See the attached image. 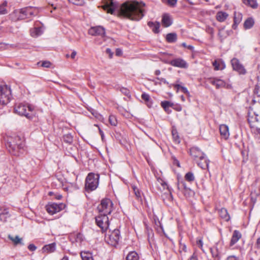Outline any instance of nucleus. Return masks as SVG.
Here are the masks:
<instances>
[{
  "label": "nucleus",
  "instance_id": "f257e3e1",
  "mask_svg": "<svg viewBox=\"0 0 260 260\" xmlns=\"http://www.w3.org/2000/svg\"><path fill=\"white\" fill-rule=\"evenodd\" d=\"M144 6V4L137 2H126L120 6L118 14L132 20H139L144 15L142 8Z\"/></svg>",
  "mask_w": 260,
  "mask_h": 260
},
{
  "label": "nucleus",
  "instance_id": "f03ea898",
  "mask_svg": "<svg viewBox=\"0 0 260 260\" xmlns=\"http://www.w3.org/2000/svg\"><path fill=\"white\" fill-rule=\"evenodd\" d=\"M23 140L18 136L9 138L6 143V147L8 151L14 155H18L19 150L23 148Z\"/></svg>",
  "mask_w": 260,
  "mask_h": 260
},
{
  "label": "nucleus",
  "instance_id": "7ed1b4c3",
  "mask_svg": "<svg viewBox=\"0 0 260 260\" xmlns=\"http://www.w3.org/2000/svg\"><path fill=\"white\" fill-rule=\"evenodd\" d=\"M34 15L31 7H25L14 10L10 15V19L13 21L25 19L29 16Z\"/></svg>",
  "mask_w": 260,
  "mask_h": 260
},
{
  "label": "nucleus",
  "instance_id": "20e7f679",
  "mask_svg": "<svg viewBox=\"0 0 260 260\" xmlns=\"http://www.w3.org/2000/svg\"><path fill=\"white\" fill-rule=\"evenodd\" d=\"M99 175L92 173L88 174L86 178L85 188L86 191H91L95 190L98 186Z\"/></svg>",
  "mask_w": 260,
  "mask_h": 260
},
{
  "label": "nucleus",
  "instance_id": "39448f33",
  "mask_svg": "<svg viewBox=\"0 0 260 260\" xmlns=\"http://www.w3.org/2000/svg\"><path fill=\"white\" fill-rule=\"evenodd\" d=\"M34 107L30 105H26L23 104L16 105L14 108L15 112L18 114L24 116L28 119H31L32 115L29 114L27 112H32Z\"/></svg>",
  "mask_w": 260,
  "mask_h": 260
},
{
  "label": "nucleus",
  "instance_id": "423d86ee",
  "mask_svg": "<svg viewBox=\"0 0 260 260\" xmlns=\"http://www.w3.org/2000/svg\"><path fill=\"white\" fill-rule=\"evenodd\" d=\"M113 204L109 199H104L98 207L100 214L107 215L111 213L113 209Z\"/></svg>",
  "mask_w": 260,
  "mask_h": 260
},
{
  "label": "nucleus",
  "instance_id": "0eeeda50",
  "mask_svg": "<svg viewBox=\"0 0 260 260\" xmlns=\"http://www.w3.org/2000/svg\"><path fill=\"white\" fill-rule=\"evenodd\" d=\"M10 99V88L7 85H0V105H6Z\"/></svg>",
  "mask_w": 260,
  "mask_h": 260
},
{
  "label": "nucleus",
  "instance_id": "6e6552de",
  "mask_svg": "<svg viewBox=\"0 0 260 260\" xmlns=\"http://www.w3.org/2000/svg\"><path fill=\"white\" fill-rule=\"evenodd\" d=\"M95 222L103 233L107 231L109 225V218L106 214H100L95 217Z\"/></svg>",
  "mask_w": 260,
  "mask_h": 260
},
{
  "label": "nucleus",
  "instance_id": "1a4fd4ad",
  "mask_svg": "<svg viewBox=\"0 0 260 260\" xmlns=\"http://www.w3.org/2000/svg\"><path fill=\"white\" fill-rule=\"evenodd\" d=\"M121 236L120 231L118 229H115L109 234L106 236V241L109 244L115 246L119 242Z\"/></svg>",
  "mask_w": 260,
  "mask_h": 260
},
{
  "label": "nucleus",
  "instance_id": "9d476101",
  "mask_svg": "<svg viewBox=\"0 0 260 260\" xmlns=\"http://www.w3.org/2000/svg\"><path fill=\"white\" fill-rule=\"evenodd\" d=\"M248 121L252 128L258 129L260 126L259 116L258 114H256L254 112H249L248 113Z\"/></svg>",
  "mask_w": 260,
  "mask_h": 260
},
{
  "label": "nucleus",
  "instance_id": "9b49d317",
  "mask_svg": "<svg viewBox=\"0 0 260 260\" xmlns=\"http://www.w3.org/2000/svg\"><path fill=\"white\" fill-rule=\"evenodd\" d=\"M65 205L63 204H57L56 203H51L46 206V209L48 213L53 215L60 212L64 209Z\"/></svg>",
  "mask_w": 260,
  "mask_h": 260
},
{
  "label": "nucleus",
  "instance_id": "f8f14e48",
  "mask_svg": "<svg viewBox=\"0 0 260 260\" xmlns=\"http://www.w3.org/2000/svg\"><path fill=\"white\" fill-rule=\"evenodd\" d=\"M104 5L103 8L108 13L113 14L114 11L118 8V4L113 0H103Z\"/></svg>",
  "mask_w": 260,
  "mask_h": 260
},
{
  "label": "nucleus",
  "instance_id": "ddd939ff",
  "mask_svg": "<svg viewBox=\"0 0 260 260\" xmlns=\"http://www.w3.org/2000/svg\"><path fill=\"white\" fill-rule=\"evenodd\" d=\"M105 33V28L101 26L92 27L89 30V34L92 36H101L104 37Z\"/></svg>",
  "mask_w": 260,
  "mask_h": 260
},
{
  "label": "nucleus",
  "instance_id": "4468645a",
  "mask_svg": "<svg viewBox=\"0 0 260 260\" xmlns=\"http://www.w3.org/2000/svg\"><path fill=\"white\" fill-rule=\"evenodd\" d=\"M170 64L172 66L186 69L188 67L187 63L181 58H177L170 61Z\"/></svg>",
  "mask_w": 260,
  "mask_h": 260
},
{
  "label": "nucleus",
  "instance_id": "2eb2a0df",
  "mask_svg": "<svg viewBox=\"0 0 260 260\" xmlns=\"http://www.w3.org/2000/svg\"><path fill=\"white\" fill-rule=\"evenodd\" d=\"M231 63L234 70L238 72L240 74H245L246 71L243 66L240 63L238 59L233 58L231 60Z\"/></svg>",
  "mask_w": 260,
  "mask_h": 260
},
{
  "label": "nucleus",
  "instance_id": "dca6fc26",
  "mask_svg": "<svg viewBox=\"0 0 260 260\" xmlns=\"http://www.w3.org/2000/svg\"><path fill=\"white\" fill-rule=\"evenodd\" d=\"M190 154L198 160V159H204V153H203L200 149L197 147H193L190 149Z\"/></svg>",
  "mask_w": 260,
  "mask_h": 260
},
{
  "label": "nucleus",
  "instance_id": "f3484780",
  "mask_svg": "<svg viewBox=\"0 0 260 260\" xmlns=\"http://www.w3.org/2000/svg\"><path fill=\"white\" fill-rule=\"evenodd\" d=\"M219 131L222 138L226 140L229 138L230 133L229 127L225 124H221L219 126Z\"/></svg>",
  "mask_w": 260,
  "mask_h": 260
},
{
  "label": "nucleus",
  "instance_id": "a211bd4d",
  "mask_svg": "<svg viewBox=\"0 0 260 260\" xmlns=\"http://www.w3.org/2000/svg\"><path fill=\"white\" fill-rule=\"evenodd\" d=\"M210 83L215 85L216 88L228 87L229 85L225 81L219 79H212L210 80Z\"/></svg>",
  "mask_w": 260,
  "mask_h": 260
},
{
  "label": "nucleus",
  "instance_id": "6ab92c4d",
  "mask_svg": "<svg viewBox=\"0 0 260 260\" xmlns=\"http://www.w3.org/2000/svg\"><path fill=\"white\" fill-rule=\"evenodd\" d=\"M241 237L242 235L241 233L237 230H235L233 232V235L230 241V246H232L234 244H235L238 241V240L241 238Z\"/></svg>",
  "mask_w": 260,
  "mask_h": 260
},
{
  "label": "nucleus",
  "instance_id": "aec40b11",
  "mask_svg": "<svg viewBox=\"0 0 260 260\" xmlns=\"http://www.w3.org/2000/svg\"><path fill=\"white\" fill-rule=\"evenodd\" d=\"M213 66L215 70H222L225 67V63L220 59L215 60L213 62Z\"/></svg>",
  "mask_w": 260,
  "mask_h": 260
},
{
  "label": "nucleus",
  "instance_id": "412c9836",
  "mask_svg": "<svg viewBox=\"0 0 260 260\" xmlns=\"http://www.w3.org/2000/svg\"><path fill=\"white\" fill-rule=\"evenodd\" d=\"M10 216V214L8 209L1 208L0 209V220L2 221L5 222L8 217Z\"/></svg>",
  "mask_w": 260,
  "mask_h": 260
},
{
  "label": "nucleus",
  "instance_id": "4be33fe9",
  "mask_svg": "<svg viewBox=\"0 0 260 260\" xmlns=\"http://www.w3.org/2000/svg\"><path fill=\"white\" fill-rule=\"evenodd\" d=\"M218 213L220 217L225 221H229L230 220V217L226 209L222 208L219 209Z\"/></svg>",
  "mask_w": 260,
  "mask_h": 260
},
{
  "label": "nucleus",
  "instance_id": "5701e85b",
  "mask_svg": "<svg viewBox=\"0 0 260 260\" xmlns=\"http://www.w3.org/2000/svg\"><path fill=\"white\" fill-rule=\"evenodd\" d=\"M162 23L165 27H168L172 24V19L168 14L164 15L162 19Z\"/></svg>",
  "mask_w": 260,
  "mask_h": 260
},
{
  "label": "nucleus",
  "instance_id": "b1692460",
  "mask_svg": "<svg viewBox=\"0 0 260 260\" xmlns=\"http://www.w3.org/2000/svg\"><path fill=\"white\" fill-rule=\"evenodd\" d=\"M229 15L226 12L222 11L218 12L216 14V19L219 22H223L228 18Z\"/></svg>",
  "mask_w": 260,
  "mask_h": 260
},
{
  "label": "nucleus",
  "instance_id": "393cba45",
  "mask_svg": "<svg viewBox=\"0 0 260 260\" xmlns=\"http://www.w3.org/2000/svg\"><path fill=\"white\" fill-rule=\"evenodd\" d=\"M166 39L168 43H174L177 39V34L175 32L168 34L166 35Z\"/></svg>",
  "mask_w": 260,
  "mask_h": 260
},
{
  "label": "nucleus",
  "instance_id": "a878e982",
  "mask_svg": "<svg viewBox=\"0 0 260 260\" xmlns=\"http://www.w3.org/2000/svg\"><path fill=\"white\" fill-rule=\"evenodd\" d=\"M148 25L152 28L154 33H158L159 32V28L160 24L158 22H153L149 21L148 22Z\"/></svg>",
  "mask_w": 260,
  "mask_h": 260
},
{
  "label": "nucleus",
  "instance_id": "bb28decb",
  "mask_svg": "<svg viewBox=\"0 0 260 260\" xmlns=\"http://www.w3.org/2000/svg\"><path fill=\"white\" fill-rule=\"evenodd\" d=\"M8 238L11 240L15 245H24V243L22 242V238H20L18 236H15V237H13L9 235L8 236Z\"/></svg>",
  "mask_w": 260,
  "mask_h": 260
},
{
  "label": "nucleus",
  "instance_id": "cd10ccee",
  "mask_svg": "<svg viewBox=\"0 0 260 260\" xmlns=\"http://www.w3.org/2000/svg\"><path fill=\"white\" fill-rule=\"evenodd\" d=\"M200 161L198 162V165L203 169H206L208 168L209 161L206 159L204 155V159H199Z\"/></svg>",
  "mask_w": 260,
  "mask_h": 260
},
{
  "label": "nucleus",
  "instance_id": "c85d7f7f",
  "mask_svg": "<svg viewBox=\"0 0 260 260\" xmlns=\"http://www.w3.org/2000/svg\"><path fill=\"white\" fill-rule=\"evenodd\" d=\"M43 251L48 253H51L55 250V244L54 243L46 245L43 247Z\"/></svg>",
  "mask_w": 260,
  "mask_h": 260
},
{
  "label": "nucleus",
  "instance_id": "c756f323",
  "mask_svg": "<svg viewBox=\"0 0 260 260\" xmlns=\"http://www.w3.org/2000/svg\"><path fill=\"white\" fill-rule=\"evenodd\" d=\"M42 34L41 27H35L30 30V35L33 37H37Z\"/></svg>",
  "mask_w": 260,
  "mask_h": 260
},
{
  "label": "nucleus",
  "instance_id": "7c9ffc66",
  "mask_svg": "<svg viewBox=\"0 0 260 260\" xmlns=\"http://www.w3.org/2000/svg\"><path fill=\"white\" fill-rule=\"evenodd\" d=\"M254 23V20L252 18L249 17L247 18L244 22V27L245 29H250Z\"/></svg>",
  "mask_w": 260,
  "mask_h": 260
},
{
  "label": "nucleus",
  "instance_id": "2f4dec72",
  "mask_svg": "<svg viewBox=\"0 0 260 260\" xmlns=\"http://www.w3.org/2000/svg\"><path fill=\"white\" fill-rule=\"evenodd\" d=\"M243 3L253 9H256L258 7V4L255 0H243Z\"/></svg>",
  "mask_w": 260,
  "mask_h": 260
},
{
  "label": "nucleus",
  "instance_id": "473e14b6",
  "mask_svg": "<svg viewBox=\"0 0 260 260\" xmlns=\"http://www.w3.org/2000/svg\"><path fill=\"white\" fill-rule=\"evenodd\" d=\"M126 260H139V256L135 251H131L127 254Z\"/></svg>",
  "mask_w": 260,
  "mask_h": 260
},
{
  "label": "nucleus",
  "instance_id": "72a5a7b5",
  "mask_svg": "<svg viewBox=\"0 0 260 260\" xmlns=\"http://www.w3.org/2000/svg\"><path fill=\"white\" fill-rule=\"evenodd\" d=\"M7 6V2L6 1L3 2L0 5V15H4L8 13V11L6 9Z\"/></svg>",
  "mask_w": 260,
  "mask_h": 260
},
{
  "label": "nucleus",
  "instance_id": "f704fd0d",
  "mask_svg": "<svg viewBox=\"0 0 260 260\" xmlns=\"http://www.w3.org/2000/svg\"><path fill=\"white\" fill-rule=\"evenodd\" d=\"M242 19V15L239 12H235L234 22L236 23H240Z\"/></svg>",
  "mask_w": 260,
  "mask_h": 260
},
{
  "label": "nucleus",
  "instance_id": "c9c22d12",
  "mask_svg": "<svg viewBox=\"0 0 260 260\" xmlns=\"http://www.w3.org/2000/svg\"><path fill=\"white\" fill-rule=\"evenodd\" d=\"M132 188L133 189V191L134 192V193H135L136 198L138 200H141L142 192H141V190H140L135 185H133Z\"/></svg>",
  "mask_w": 260,
  "mask_h": 260
},
{
  "label": "nucleus",
  "instance_id": "e433bc0d",
  "mask_svg": "<svg viewBox=\"0 0 260 260\" xmlns=\"http://www.w3.org/2000/svg\"><path fill=\"white\" fill-rule=\"evenodd\" d=\"M63 140L64 142L71 144L73 142V136L70 134H67L63 136Z\"/></svg>",
  "mask_w": 260,
  "mask_h": 260
},
{
  "label": "nucleus",
  "instance_id": "4c0bfd02",
  "mask_svg": "<svg viewBox=\"0 0 260 260\" xmlns=\"http://www.w3.org/2000/svg\"><path fill=\"white\" fill-rule=\"evenodd\" d=\"M172 136H173V138L174 141L176 144L180 143V138L176 130H173L172 132Z\"/></svg>",
  "mask_w": 260,
  "mask_h": 260
},
{
  "label": "nucleus",
  "instance_id": "58836bf2",
  "mask_svg": "<svg viewBox=\"0 0 260 260\" xmlns=\"http://www.w3.org/2000/svg\"><path fill=\"white\" fill-rule=\"evenodd\" d=\"M185 179L188 182H192L194 180V176L192 173L188 172L185 175Z\"/></svg>",
  "mask_w": 260,
  "mask_h": 260
},
{
  "label": "nucleus",
  "instance_id": "ea45409f",
  "mask_svg": "<svg viewBox=\"0 0 260 260\" xmlns=\"http://www.w3.org/2000/svg\"><path fill=\"white\" fill-rule=\"evenodd\" d=\"M158 182L162 185V186L164 187V189L166 188L168 190V191L169 192V199H172V196L171 193L170 192V191L169 188V186H168V184H167V183L166 182H165L164 181L162 180L161 179H160V181L158 180Z\"/></svg>",
  "mask_w": 260,
  "mask_h": 260
},
{
  "label": "nucleus",
  "instance_id": "a19ab883",
  "mask_svg": "<svg viewBox=\"0 0 260 260\" xmlns=\"http://www.w3.org/2000/svg\"><path fill=\"white\" fill-rule=\"evenodd\" d=\"M173 105V104L169 101H164L161 102V107L164 109V110L167 111V109L170 107H172Z\"/></svg>",
  "mask_w": 260,
  "mask_h": 260
},
{
  "label": "nucleus",
  "instance_id": "79ce46f5",
  "mask_svg": "<svg viewBox=\"0 0 260 260\" xmlns=\"http://www.w3.org/2000/svg\"><path fill=\"white\" fill-rule=\"evenodd\" d=\"M80 255L82 260H87L88 258L92 257L91 254L87 252L82 251L81 252Z\"/></svg>",
  "mask_w": 260,
  "mask_h": 260
},
{
  "label": "nucleus",
  "instance_id": "37998d69",
  "mask_svg": "<svg viewBox=\"0 0 260 260\" xmlns=\"http://www.w3.org/2000/svg\"><path fill=\"white\" fill-rule=\"evenodd\" d=\"M109 121L110 123L113 126H116L117 124V120L115 116L111 115L109 117Z\"/></svg>",
  "mask_w": 260,
  "mask_h": 260
},
{
  "label": "nucleus",
  "instance_id": "c03bdc74",
  "mask_svg": "<svg viewBox=\"0 0 260 260\" xmlns=\"http://www.w3.org/2000/svg\"><path fill=\"white\" fill-rule=\"evenodd\" d=\"M76 242H81L83 240V236L81 234L78 233L74 236Z\"/></svg>",
  "mask_w": 260,
  "mask_h": 260
},
{
  "label": "nucleus",
  "instance_id": "a18cd8bd",
  "mask_svg": "<svg viewBox=\"0 0 260 260\" xmlns=\"http://www.w3.org/2000/svg\"><path fill=\"white\" fill-rule=\"evenodd\" d=\"M69 2L77 5H82L84 4L83 0H68Z\"/></svg>",
  "mask_w": 260,
  "mask_h": 260
},
{
  "label": "nucleus",
  "instance_id": "49530a36",
  "mask_svg": "<svg viewBox=\"0 0 260 260\" xmlns=\"http://www.w3.org/2000/svg\"><path fill=\"white\" fill-rule=\"evenodd\" d=\"M141 97H142V99L146 102H149L150 100V96L149 94H148L147 93H143L142 94Z\"/></svg>",
  "mask_w": 260,
  "mask_h": 260
},
{
  "label": "nucleus",
  "instance_id": "de8ad7c7",
  "mask_svg": "<svg viewBox=\"0 0 260 260\" xmlns=\"http://www.w3.org/2000/svg\"><path fill=\"white\" fill-rule=\"evenodd\" d=\"M51 66V62L49 61H44L42 62L41 66L45 68H49Z\"/></svg>",
  "mask_w": 260,
  "mask_h": 260
},
{
  "label": "nucleus",
  "instance_id": "09e8293b",
  "mask_svg": "<svg viewBox=\"0 0 260 260\" xmlns=\"http://www.w3.org/2000/svg\"><path fill=\"white\" fill-rule=\"evenodd\" d=\"M226 260H240V258L239 257L232 255L228 256Z\"/></svg>",
  "mask_w": 260,
  "mask_h": 260
},
{
  "label": "nucleus",
  "instance_id": "8fccbe9b",
  "mask_svg": "<svg viewBox=\"0 0 260 260\" xmlns=\"http://www.w3.org/2000/svg\"><path fill=\"white\" fill-rule=\"evenodd\" d=\"M180 90L182 92L186 94L188 96H190V93H189V91H188L187 89L185 87L182 86V87H181Z\"/></svg>",
  "mask_w": 260,
  "mask_h": 260
},
{
  "label": "nucleus",
  "instance_id": "3c124183",
  "mask_svg": "<svg viewBox=\"0 0 260 260\" xmlns=\"http://www.w3.org/2000/svg\"><path fill=\"white\" fill-rule=\"evenodd\" d=\"M254 92L258 96H260V87L258 86H256L254 89Z\"/></svg>",
  "mask_w": 260,
  "mask_h": 260
},
{
  "label": "nucleus",
  "instance_id": "603ef678",
  "mask_svg": "<svg viewBox=\"0 0 260 260\" xmlns=\"http://www.w3.org/2000/svg\"><path fill=\"white\" fill-rule=\"evenodd\" d=\"M28 248L29 250L34 251L37 249V247L34 244H31L28 245Z\"/></svg>",
  "mask_w": 260,
  "mask_h": 260
},
{
  "label": "nucleus",
  "instance_id": "864d4df0",
  "mask_svg": "<svg viewBox=\"0 0 260 260\" xmlns=\"http://www.w3.org/2000/svg\"><path fill=\"white\" fill-rule=\"evenodd\" d=\"M168 3L169 5L174 6L177 3V0H168Z\"/></svg>",
  "mask_w": 260,
  "mask_h": 260
},
{
  "label": "nucleus",
  "instance_id": "5fc2aeb1",
  "mask_svg": "<svg viewBox=\"0 0 260 260\" xmlns=\"http://www.w3.org/2000/svg\"><path fill=\"white\" fill-rule=\"evenodd\" d=\"M91 112L92 114L96 118H99L101 116L100 114H99L96 111L94 110H92V111Z\"/></svg>",
  "mask_w": 260,
  "mask_h": 260
},
{
  "label": "nucleus",
  "instance_id": "6e6d98bb",
  "mask_svg": "<svg viewBox=\"0 0 260 260\" xmlns=\"http://www.w3.org/2000/svg\"><path fill=\"white\" fill-rule=\"evenodd\" d=\"M206 31L209 33L210 34H211V35L212 36H213V34H214V30H213V28H212V27H208L207 29H206Z\"/></svg>",
  "mask_w": 260,
  "mask_h": 260
},
{
  "label": "nucleus",
  "instance_id": "4d7b16f0",
  "mask_svg": "<svg viewBox=\"0 0 260 260\" xmlns=\"http://www.w3.org/2000/svg\"><path fill=\"white\" fill-rule=\"evenodd\" d=\"M173 86L177 89V92H178V90H180L181 87H182V86L179 84H174Z\"/></svg>",
  "mask_w": 260,
  "mask_h": 260
},
{
  "label": "nucleus",
  "instance_id": "13d9d810",
  "mask_svg": "<svg viewBox=\"0 0 260 260\" xmlns=\"http://www.w3.org/2000/svg\"><path fill=\"white\" fill-rule=\"evenodd\" d=\"M188 260H198L197 254L193 253Z\"/></svg>",
  "mask_w": 260,
  "mask_h": 260
},
{
  "label": "nucleus",
  "instance_id": "bf43d9fd",
  "mask_svg": "<svg viewBox=\"0 0 260 260\" xmlns=\"http://www.w3.org/2000/svg\"><path fill=\"white\" fill-rule=\"evenodd\" d=\"M121 90L125 95H127L129 94V91L126 88H123Z\"/></svg>",
  "mask_w": 260,
  "mask_h": 260
},
{
  "label": "nucleus",
  "instance_id": "052dcab7",
  "mask_svg": "<svg viewBox=\"0 0 260 260\" xmlns=\"http://www.w3.org/2000/svg\"><path fill=\"white\" fill-rule=\"evenodd\" d=\"M106 52L107 54H109V56L110 57H111L112 56V55H113V53L112 52L111 50L109 48H107L106 50Z\"/></svg>",
  "mask_w": 260,
  "mask_h": 260
},
{
  "label": "nucleus",
  "instance_id": "680f3d73",
  "mask_svg": "<svg viewBox=\"0 0 260 260\" xmlns=\"http://www.w3.org/2000/svg\"><path fill=\"white\" fill-rule=\"evenodd\" d=\"M197 244L198 246L200 248H202L203 247V241L201 240H199L197 241Z\"/></svg>",
  "mask_w": 260,
  "mask_h": 260
},
{
  "label": "nucleus",
  "instance_id": "e2e57ef3",
  "mask_svg": "<svg viewBox=\"0 0 260 260\" xmlns=\"http://www.w3.org/2000/svg\"><path fill=\"white\" fill-rule=\"evenodd\" d=\"M256 246L257 248H260V237L256 240Z\"/></svg>",
  "mask_w": 260,
  "mask_h": 260
},
{
  "label": "nucleus",
  "instance_id": "0e129e2a",
  "mask_svg": "<svg viewBox=\"0 0 260 260\" xmlns=\"http://www.w3.org/2000/svg\"><path fill=\"white\" fill-rule=\"evenodd\" d=\"M76 54H77V52H76V51H73L72 52V53H71V57L72 59H74V58L75 57V56H76Z\"/></svg>",
  "mask_w": 260,
  "mask_h": 260
},
{
  "label": "nucleus",
  "instance_id": "69168bd1",
  "mask_svg": "<svg viewBox=\"0 0 260 260\" xmlns=\"http://www.w3.org/2000/svg\"><path fill=\"white\" fill-rule=\"evenodd\" d=\"M99 133L101 136L102 139L103 140L104 137V133L99 127Z\"/></svg>",
  "mask_w": 260,
  "mask_h": 260
},
{
  "label": "nucleus",
  "instance_id": "338daca9",
  "mask_svg": "<svg viewBox=\"0 0 260 260\" xmlns=\"http://www.w3.org/2000/svg\"><path fill=\"white\" fill-rule=\"evenodd\" d=\"M122 54V51L121 50L119 49H117L116 50V55H118V56H119L120 55H121Z\"/></svg>",
  "mask_w": 260,
  "mask_h": 260
},
{
  "label": "nucleus",
  "instance_id": "774afa93",
  "mask_svg": "<svg viewBox=\"0 0 260 260\" xmlns=\"http://www.w3.org/2000/svg\"><path fill=\"white\" fill-rule=\"evenodd\" d=\"M223 31V29H221L219 30V32H218V36L219 37L221 38L222 39H223V35H222V31Z\"/></svg>",
  "mask_w": 260,
  "mask_h": 260
}]
</instances>
